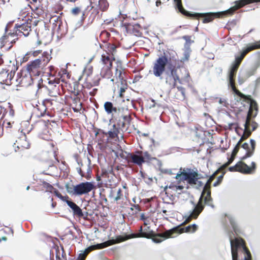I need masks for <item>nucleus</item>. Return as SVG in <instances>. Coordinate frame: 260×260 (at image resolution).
Returning a JSON list of instances; mask_svg holds the SVG:
<instances>
[{
  "label": "nucleus",
  "instance_id": "e433bc0d",
  "mask_svg": "<svg viewBox=\"0 0 260 260\" xmlns=\"http://www.w3.org/2000/svg\"><path fill=\"white\" fill-rule=\"evenodd\" d=\"M119 97L118 99H117V100H116L117 103H118L119 104L124 103L125 100L122 99V92H119Z\"/></svg>",
  "mask_w": 260,
  "mask_h": 260
},
{
  "label": "nucleus",
  "instance_id": "0e129e2a",
  "mask_svg": "<svg viewBox=\"0 0 260 260\" xmlns=\"http://www.w3.org/2000/svg\"><path fill=\"white\" fill-rule=\"evenodd\" d=\"M89 165H90V161L89 162L88 166V168H87V170H86L87 171V173L88 174L90 173L91 172V169H90V168L89 166Z\"/></svg>",
  "mask_w": 260,
  "mask_h": 260
},
{
  "label": "nucleus",
  "instance_id": "4be33fe9",
  "mask_svg": "<svg viewBox=\"0 0 260 260\" xmlns=\"http://www.w3.org/2000/svg\"><path fill=\"white\" fill-rule=\"evenodd\" d=\"M104 109L108 114L113 113L115 106H113V104L110 102H106L104 104Z\"/></svg>",
  "mask_w": 260,
  "mask_h": 260
},
{
  "label": "nucleus",
  "instance_id": "58836bf2",
  "mask_svg": "<svg viewBox=\"0 0 260 260\" xmlns=\"http://www.w3.org/2000/svg\"><path fill=\"white\" fill-rule=\"evenodd\" d=\"M239 66V65L238 63L233 62L230 70L234 72H236Z\"/></svg>",
  "mask_w": 260,
  "mask_h": 260
},
{
  "label": "nucleus",
  "instance_id": "412c9836",
  "mask_svg": "<svg viewBox=\"0 0 260 260\" xmlns=\"http://www.w3.org/2000/svg\"><path fill=\"white\" fill-rule=\"evenodd\" d=\"M250 115L251 112L248 111L246 119V122L244 124V133H247V136H249L251 133V131L248 129V126L250 124Z\"/></svg>",
  "mask_w": 260,
  "mask_h": 260
},
{
  "label": "nucleus",
  "instance_id": "a878e982",
  "mask_svg": "<svg viewBox=\"0 0 260 260\" xmlns=\"http://www.w3.org/2000/svg\"><path fill=\"white\" fill-rule=\"evenodd\" d=\"M98 6L100 10L104 11L108 7V3L107 0H98Z\"/></svg>",
  "mask_w": 260,
  "mask_h": 260
},
{
  "label": "nucleus",
  "instance_id": "6ab92c4d",
  "mask_svg": "<svg viewBox=\"0 0 260 260\" xmlns=\"http://www.w3.org/2000/svg\"><path fill=\"white\" fill-rule=\"evenodd\" d=\"M177 230H178V227H176V228H174L171 230L166 231V232H165L163 233L159 234L158 236L162 238V239L157 241V242H160L165 239H168L169 238H171L172 234L173 233H174L175 232H176Z\"/></svg>",
  "mask_w": 260,
  "mask_h": 260
},
{
  "label": "nucleus",
  "instance_id": "9b49d317",
  "mask_svg": "<svg viewBox=\"0 0 260 260\" xmlns=\"http://www.w3.org/2000/svg\"><path fill=\"white\" fill-rule=\"evenodd\" d=\"M136 237H144V238H148L149 235L143 232L142 228L141 227L140 229V233L138 234H131L130 235H125V236H119L117 237L116 239L114 240V242L115 243L121 242L124 241L126 240H128L130 238H134Z\"/></svg>",
  "mask_w": 260,
  "mask_h": 260
},
{
  "label": "nucleus",
  "instance_id": "4c0bfd02",
  "mask_svg": "<svg viewBox=\"0 0 260 260\" xmlns=\"http://www.w3.org/2000/svg\"><path fill=\"white\" fill-rule=\"evenodd\" d=\"M189 57V54L188 52H185L184 54V56L181 59V61L184 62L186 60H188Z\"/></svg>",
  "mask_w": 260,
  "mask_h": 260
},
{
  "label": "nucleus",
  "instance_id": "473e14b6",
  "mask_svg": "<svg viewBox=\"0 0 260 260\" xmlns=\"http://www.w3.org/2000/svg\"><path fill=\"white\" fill-rule=\"evenodd\" d=\"M252 106L254 107V111H251V114L250 115V117H255L256 116L258 112V106L256 102V101H253L252 104Z\"/></svg>",
  "mask_w": 260,
  "mask_h": 260
},
{
  "label": "nucleus",
  "instance_id": "338daca9",
  "mask_svg": "<svg viewBox=\"0 0 260 260\" xmlns=\"http://www.w3.org/2000/svg\"><path fill=\"white\" fill-rule=\"evenodd\" d=\"M255 82H256V84H259V83H260V77L258 78L256 80Z\"/></svg>",
  "mask_w": 260,
  "mask_h": 260
},
{
  "label": "nucleus",
  "instance_id": "aec40b11",
  "mask_svg": "<svg viewBox=\"0 0 260 260\" xmlns=\"http://www.w3.org/2000/svg\"><path fill=\"white\" fill-rule=\"evenodd\" d=\"M51 58L52 57L51 56L50 53L48 52H44L43 53L42 56L39 57L38 59L40 60V62L41 63L42 67H45L49 62Z\"/></svg>",
  "mask_w": 260,
  "mask_h": 260
},
{
  "label": "nucleus",
  "instance_id": "0eeeda50",
  "mask_svg": "<svg viewBox=\"0 0 260 260\" xmlns=\"http://www.w3.org/2000/svg\"><path fill=\"white\" fill-rule=\"evenodd\" d=\"M94 188V185L91 182H81L75 185L76 196H81L87 194Z\"/></svg>",
  "mask_w": 260,
  "mask_h": 260
},
{
  "label": "nucleus",
  "instance_id": "4468645a",
  "mask_svg": "<svg viewBox=\"0 0 260 260\" xmlns=\"http://www.w3.org/2000/svg\"><path fill=\"white\" fill-rule=\"evenodd\" d=\"M236 72H234L232 71H230L229 75V86H230L234 92V93L240 98H244V94L241 93L240 91L236 89L235 86L234 77Z\"/></svg>",
  "mask_w": 260,
  "mask_h": 260
},
{
  "label": "nucleus",
  "instance_id": "13d9d810",
  "mask_svg": "<svg viewBox=\"0 0 260 260\" xmlns=\"http://www.w3.org/2000/svg\"><path fill=\"white\" fill-rule=\"evenodd\" d=\"M56 196L61 200L63 198V196H62L61 194L58 192H56Z\"/></svg>",
  "mask_w": 260,
  "mask_h": 260
},
{
  "label": "nucleus",
  "instance_id": "bb28decb",
  "mask_svg": "<svg viewBox=\"0 0 260 260\" xmlns=\"http://www.w3.org/2000/svg\"><path fill=\"white\" fill-rule=\"evenodd\" d=\"M256 70H257V66H253L251 68H250V69H249L248 70H247L245 72V74H244L245 75V77L248 78L250 77V76L254 75L256 73Z\"/></svg>",
  "mask_w": 260,
  "mask_h": 260
},
{
  "label": "nucleus",
  "instance_id": "6e6552de",
  "mask_svg": "<svg viewBox=\"0 0 260 260\" xmlns=\"http://www.w3.org/2000/svg\"><path fill=\"white\" fill-rule=\"evenodd\" d=\"M115 244V242H114V240H109L106 242H105L103 243L97 244L96 245H92L91 246L88 247L86 249H85L82 252L79 254V256H81L82 257L85 258L86 255L91 250L94 249H102L110 245Z\"/></svg>",
  "mask_w": 260,
  "mask_h": 260
},
{
  "label": "nucleus",
  "instance_id": "6e6d98bb",
  "mask_svg": "<svg viewBox=\"0 0 260 260\" xmlns=\"http://www.w3.org/2000/svg\"><path fill=\"white\" fill-rule=\"evenodd\" d=\"M63 197V198L61 200V201L66 202V203L67 201H72L71 200H69V197L68 196H65Z\"/></svg>",
  "mask_w": 260,
  "mask_h": 260
},
{
  "label": "nucleus",
  "instance_id": "2f4dec72",
  "mask_svg": "<svg viewBox=\"0 0 260 260\" xmlns=\"http://www.w3.org/2000/svg\"><path fill=\"white\" fill-rule=\"evenodd\" d=\"M257 48V47L256 46H249L248 47H247L245 49H244L241 53V55H240V56L242 57V58H244V57L245 56V55L248 52H249L250 51L255 49Z\"/></svg>",
  "mask_w": 260,
  "mask_h": 260
},
{
  "label": "nucleus",
  "instance_id": "20e7f679",
  "mask_svg": "<svg viewBox=\"0 0 260 260\" xmlns=\"http://www.w3.org/2000/svg\"><path fill=\"white\" fill-rule=\"evenodd\" d=\"M230 242L233 260H251L250 252L245 247L242 239L235 238L233 240L230 236Z\"/></svg>",
  "mask_w": 260,
  "mask_h": 260
},
{
  "label": "nucleus",
  "instance_id": "72a5a7b5",
  "mask_svg": "<svg viewBox=\"0 0 260 260\" xmlns=\"http://www.w3.org/2000/svg\"><path fill=\"white\" fill-rule=\"evenodd\" d=\"M21 147L25 149H28L30 147V144L27 141L25 135L24 136V139L22 140Z\"/></svg>",
  "mask_w": 260,
  "mask_h": 260
},
{
  "label": "nucleus",
  "instance_id": "f03ea898",
  "mask_svg": "<svg viewBox=\"0 0 260 260\" xmlns=\"http://www.w3.org/2000/svg\"><path fill=\"white\" fill-rule=\"evenodd\" d=\"M260 0H239L235 2V5L231 7L225 11L220 12H209L207 13H194L191 14L184 10L182 6L181 0H174L176 7L179 12L185 15L190 17H203V22L204 23L211 22L215 17H220L222 16L231 15L238 8H241L245 5L251 4L254 2H259Z\"/></svg>",
  "mask_w": 260,
  "mask_h": 260
},
{
  "label": "nucleus",
  "instance_id": "2eb2a0df",
  "mask_svg": "<svg viewBox=\"0 0 260 260\" xmlns=\"http://www.w3.org/2000/svg\"><path fill=\"white\" fill-rule=\"evenodd\" d=\"M67 204L72 209L73 214L78 217H83L84 214L82 209L73 201H67Z\"/></svg>",
  "mask_w": 260,
  "mask_h": 260
},
{
  "label": "nucleus",
  "instance_id": "393cba45",
  "mask_svg": "<svg viewBox=\"0 0 260 260\" xmlns=\"http://www.w3.org/2000/svg\"><path fill=\"white\" fill-rule=\"evenodd\" d=\"M228 219L230 222V223L232 225L235 232L236 233V234H237L239 232V230L238 228V226L236 224L235 218L231 215L228 216Z\"/></svg>",
  "mask_w": 260,
  "mask_h": 260
},
{
  "label": "nucleus",
  "instance_id": "9d476101",
  "mask_svg": "<svg viewBox=\"0 0 260 260\" xmlns=\"http://www.w3.org/2000/svg\"><path fill=\"white\" fill-rule=\"evenodd\" d=\"M229 170L231 172L238 171L246 174L251 173V169L245 163L239 161L234 166L230 167Z\"/></svg>",
  "mask_w": 260,
  "mask_h": 260
},
{
  "label": "nucleus",
  "instance_id": "cd10ccee",
  "mask_svg": "<svg viewBox=\"0 0 260 260\" xmlns=\"http://www.w3.org/2000/svg\"><path fill=\"white\" fill-rule=\"evenodd\" d=\"M118 129L115 128L114 129H111L107 133L104 132V134H105L106 135H108L109 137L111 138H114L117 137L118 135Z\"/></svg>",
  "mask_w": 260,
  "mask_h": 260
},
{
  "label": "nucleus",
  "instance_id": "bf43d9fd",
  "mask_svg": "<svg viewBox=\"0 0 260 260\" xmlns=\"http://www.w3.org/2000/svg\"><path fill=\"white\" fill-rule=\"evenodd\" d=\"M248 137V136H247V133H244V135L241 137V138L240 139H242V140L243 141V140L244 139H246Z\"/></svg>",
  "mask_w": 260,
  "mask_h": 260
},
{
  "label": "nucleus",
  "instance_id": "e2e57ef3",
  "mask_svg": "<svg viewBox=\"0 0 260 260\" xmlns=\"http://www.w3.org/2000/svg\"><path fill=\"white\" fill-rule=\"evenodd\" d=\"M185 71L186 73V76L185 77V80H187V79L189 77V73L186 70H185Z\"/></svg>",
  "mask_w": 260,
  "mask_h": 260
},
{
  "label": "nucleus",
  "instance_id": "49530a36",
  "mask_svg": "<svg viewBox=\"0 0 260 260\" xmlns=\"http://www.w3.org/2000/svg\"><path fill=\"white\" fill-rule=\"evenodd\" d=\"M251 125H252V131H253L256 129V128L257 127L258 124L255 121H252V123H251Z\"/></svg>",
  "mask_w": 260,
  "mask_h": 260
},
{
  "label": "nucleus",
  "instance_id": "c03bdc74",
  "mask_svg": "<svg viewBox=\"0 0 260 260\" xmlns=\"http://www.w3.org/2000/svg\"><path fill=\"white\" fill-rule=\"evenodd\" d=\"M182 38L185 40V41L186 42V43H188L189 44H190L191 42V37L190 36H184L182 37Z\"/></svg>",
  "mask_w": 260,
  "mask_h": 260
},
{
  "label": "nucleus",
  "instance_id": "a19ab883",
  "mask_svg": "<svg viewBox=\"0 0 260 260\" xmlns=\"http://www.w3.org/2000/svg\"><path fill=\"white\" fill-rule=\"evenodd\" d=\"M239 147H240V145H238L237 144H236L234 149L233 150L231 155H232L233 156H235V155L237 154V152H238Z\"/></svg>",
  "mask_w": 260,
  "mask_h": 260
},
{
  "label": "nucleus",
  "instance_id": "f704fd0d",
  "mask_svg": "<svg viewBox=\"0 0 260 260\" xmlns=\"http://www.w3.org/2000/svg\"><path fill=\"white\" fill-rule=\"evenodd\" d=\"M142 156L144 158V160L145 159L147 160H151L153 159H155V158H152L151 157L150 155L147 151L142 152Z\"/></svg>",
  "mask_w": 260,
  "mask_h": 260
},
{
  "label": "nucleus",
  "instance_id": "de8ad7c7",
  "mask_svg": "<svg viewBox=\"0 0 260 260\" xmlns=\"http://www.w3.org/2000/svg\"><path fill=\"white\" fill-rule=\"evenodd\" d=\"M190 226H191V228H192V233L194 232L197 230V229L198 228V225L196 224H195V223H193V224L190 225Z\"/></svg>",
  "mask_w": 260,
  "mask_h": 260
},
{
  "label": "nucleus",
  "instance_id": "603ef678",
  "mask_svg": "<svg viewBox=\"0 0 260 260\" xmlns=\"http://www.w3.org/2000/svg\"><path fill=\"white\" fill-rule=\"evenodd\" d=\"M76 170L77 171V172L80 175L81 177L84 176V174H83L82 170L80 167H77L76 168Z\"/></svg>",
  "mask_w": 260,
  "mask_h": 260
},
{
  "label": "nucleus",
  "instance_id": "f8f14e48",
  "mask_svg": "<svg viewBox=\"0 0 260 260\" xmlns=\"http://www.w3.org/2000/svg\"><path fill=\"white\" fill-rule=\"evenodd\" d=\"M131 119V116L127 113L122 117L117 119V125L122 130H126L130 125Z\"/></svg>",
  "mask_w": 260,
  "mask_h": 260
},
{
  "label": "nucleus",
  "instance_id": "f3484780",
  "mask_svg": "<svg viewBox=\"0 0 260 260\" xmlns=\"http://www.w3.org/2000/svg\"><path fill=\"white\" fill-rule=\"evenodd\" d=\"M15 28L17 29L16 33L17 35H18L19 33H22L25 37L29 35V31L31 30L30 26L25 23L21 25L16 24Z\"/></svg>",
  "mask_w": 260,
  "mask_h": 260
},
{
  "label": "nucleus",
  "instance_id": "3c124183",
  "mask_svg": "<svg viewBox=\"0 0 260 260\" xmlns=\"http://www.w3.org/2000/svg\"><path fill=\"white\" fill-rule=\"evenodd\" d=\"M235 156L231 155V157L229 159L228 162H226V165H230L234 160Z\"/></svg>",
  "mask_w": 260,
  "mask_h": 260
},
{
  "label": "nucleus",
  "instance_id": "774afa93",
  "mask_svg": "<svg viewBox=\"0 0 260 260\" xmlns=\"http://www.w3.org/2000/svg\"><path fill=\"white\" fill-rule=\"evenodd\" d=\"M85 258L81 256H78L77 260H84Z\"/></svg>",
  "mask_w": 260,
  "mask_h": 260
},
{
  "label": "nucleus",
  "instance_id": "69168bd1",
  "mask_svg": "<svg viewBox=\"0 0 260 260\" xmlns=\"http://www.w3.org/2000/svg\"><path fill=\"white\" fill-rule=\"evenodd\" d=\"M161 4V1L160 0H157L156 2V6H158Z\"/></svg>",
  "mask_w": 260,
  "mask_h": 260
},
{
  "label": "nucleus",
  "instance_id": "680f3d73",
  "mask_svg": "<svg viewBox=\"0 0 260 260\" xmlns=\"http://www.w3.org/2000/svg\"><path fill=\"white\" fill-rule=\"evenodd\" d=\"M176 190H182L184 188V187L182 185H178L176 186Z\"/></svg>",
  "mask_w": 260,
  "mask_h": 260
},
{
  "label": "nucleus",
  "instance_id": "8fccbe9b",
  "mask_svg": "<svg viewBox=\"0 0 260 260\" xmlns=\"http://www.w3.org/2000/svg\"><path fill=\"white\" fill-rule=\"evenodd\" d=\"M152 102L153 103V104L150 106V108H154V107H155L156 106L157 107H159V104H157L155 103L154 100H152Z\"/></svg>",
  "mask_w": 260,
  "mask_h": 260
},
{
  "label": "nucleus",
  "instance_id": "dca6fc26",
  "mask_svg": "<svg viewBox=\"0 0 260 260\" xmlns=\"http://www.w3.org/2000/svg\"><path fill=\"white\" fill-rule=\"evenodd\" d=\"M130 158L132 162L138 166H141L145 162L144 158L142 156V151H137L136 154H130Z\"/></svg>",
  "mask_w": 260,
  "mask_h": 260
},
{
  "label": "nucleus",
  "instance_id": "39448f33",
  "mask_svg": "<svg viewBox=\"0 0 260 260\" xmlns=\"http://www.w3.org/2000/svg\"><path fill=\"white\" fill-rule=\"evenodd\" d=\"M188 172H186L184 169L183 171H180L177 173L175 178L178 180L179 182L186 180L190 185H194L197 181V180L201 178V174L198 173L197 171H190V169H187Z\"/></svg>",
  "mask_w": 260,
  "mask_h": 260
},
{
  "label": "nucleus",
  "instance_id": "a18cd8bd",
  "mask_svg": "<svg viewBox=\"0 0 260 260\" xmlns=\"http://www.w3.org/2000/svg\"><path fill=\"white\" fill-rule=\"evenodd\" d=\"M242 59H243V58H242L240 56H236L234 62H235L236 63H238V64L239 65L240 64Z\"/></svg>",
  "mask_w": 260,
  "mask_h": 260
},
{
  "label": "nucleus",
  "instance_id": "79ce46f5",
  "mask_svg": "<svg viewBox=\"0 0 260 260\" xmlns=\"http://www.w3.org/2000/svg\"><path fill=\"white\" fill-rule=\"evenodd\" d=\"M247 78L245 77V75H244V76L243 77H241L239 76V77H238V83L240 85L242 84L245 82L246 79H247Z\"/></svg>",
  "mask_w": 260,
  "mask_h": 260
},
{
  "label": "nucleus",
  "instance_id": "4d7b16f0",
  "mask_svg": "<svg viewBox=\"0 0 260 260\" xmlns=\"http://www.w3.org/2000/svg\"><path fill=\"white\" fill-rule=\"evenodd\" d=\"M249 167L251 169V171L252 170H255V167H256L255 163L254 162L252 161L251 162V167L249 166Z\"/></svg>",
  "mask_w": 260,
  "mask_h": 260
},
{
  "label": "nucleus",
  "instance_id": "c9c22d12",
  "mask_svg": "<svg viewBox=\"0 0 260 260\" xmlns=\"http://www.w3.org/2000/svg\"><path fill=\"white\" fill-rule=\"evenodd\" d=\"M224 174V173L218 177L217 180L213 183L214 186H217L220 183L223 179Z\"/></svg>",
  "mask_w": 260,
  "mask_h": 260
},
{
  "label": "nucleus",
  "instance_id": "37998d69",
  "mask_svg": "<svg viewBox=\"0 0 260 260\" xmlns=\"http://www.w3.org/2000/svg\"><path fill=\"white\" fill-rule=\"evenodd\" d=\"M177 89L181 92L182 95L183 97L185 96V88L182 86H177Z\"/></svg>",
  "mask_w": 260,
  "mask_h": 260
},
{
  "label": "nucleus",
  "instance_id": "09e8293b",
  "mask_svg": "<svg viewBox=\"0 0 260 260\" xmlns=\"http://www.w3.org/2000/svg\"><path fill=\"white\" fill-rule=\"evenodd\" d=\"M253 101H255L253 100H252L250 101V107H249L248 111H250L251 112V111H254V106H252V104Z\"/></svg>",
  "mask_w": 260,
  "mask_h": 260
},
{
  "label": "nucleus",
  "instance_id": "052dcab7",
  "mask_svg": "<svg viewBox=\"0 0 260 260\" xmlns=\"http://www.w3.org/2000/svg\"><path fill=\"white\" fill-rule=\"evenodd\" d=\"M248 137V136H247V133H244V135L241 137V138L240 139H242V140L243 141V140L244 139H246Z\"/></svg>",
  "mask_w": 260,
  "mask_h": 260
},
{
  "label": "nucleus",
  "instance_id": "864d4df0",
  "mask_svg": "<svg viewBox=\"0 0 260 260\" xmlns=\"http://www.w3.org/2000/svg\"><path fill=\"white\" fill-rule=\"evenodd\" d=\"M192 228H191L190 225L187 226L185 228V232H191L192 233Z\"/></svg>",
  "mask_w": 260,
  "mask_h": 260
},
{
  "label": "nucleus",
  "instance_id": "b1692460",
  "mask_svg": "<svg viewBox=\"0 0 260 260\" xmlns=\"http://www.w3.org/2000/svg\"><path fill=\"white\" fill-rule=\"evenodd\" d=\"M66 190L70 194L76 196L75 185L67 183L65 185Z\"/></svg>",
  "mask_w": 260,
  "mask_h": 260
},
{
  "label": "nucleus",
  "instance_id": "c85d7f7f",
  "mask_svg": "<svg viewBox=\"0 0 260 260\" xmlns=\"http://www.w3.org/2000/svg\"><path fill=\"white\" fill-rule=\"evenodd\" d=\"M101 60L104 64L109 63V67H112V63L109 56H106L105 55H102Z\"/></svg>",
  "mask_w": 260,
  "mask_h": 260
},
{
  "label": "nucleus",
  "instance_id": "c756f323",
  "mask_svg": "<svg viewBox=\"0 0 260 260\" xmlns=\"http://www.w3.org/2000/svg\"><path fill=\"white\" fill-rule=\"evenodd\" d=\"M81 12L82 13V15H81L82 20H83L84 19V12H82L80 8L75 7V8L72 9L71 10V13L74 15H77Z\"/></svg>",
  "mask_w": 260,
  "mask_h": 260
},
{
  "label": "nucleus",
  "instance_id": "ea45409f",
  "mask_svg": "<svg viewBox=\"0 0 260 260\" xmlns=\"http://www.w3.org/2000/svg\"><path fill=\"white\" fill-rule=\"evenodd\" d=\"M239 147H240V145H238L237 144H236L234 149L233 150L231 155H232L233 156H235V155L237 154V152H238Z\"/></svg>",
  "mask_w": 260,
  "mask_h": 260
},
{
  "label": "nucleus",
  "instance_id": "7ed1b4c3",
  "mask_svg": "<svg viewBox=\"0 0 260 260\" xmlns=\"http://www.w3.org/2000/svg\"><path fill=\"white\" fill-rule=\"evenodd\" d=\"M218 170L213 174L205 184L201 196L199 199V200L197 204H194L193 202H191L193 205V209L192 210L188 211L185 214L184 217L185 218L184 222H188L192 219H197L204 208V205L203 204V199L204 196V203L208 206H211L212 208H214V205L211 204L212 199L211 197V191L210 190V183L212 180L214 179L215 175L218 173Z\"/></svg>",
  "mask_w": 260,
  "mask_h": 260
},
{
  "label": "nucleus",
  "instance_id": "1a4fd4ad",
  "mask_svg": "<svg viewBox=\"0 0 260 260\" xmlns=\"http://www.w3.org/2000/svg\"><path fill=\"white\" fill-rule=\"evenodd\" d=\"M127 113H128L127 106L117 103L112 113V116L114 118L117 120Z\"/></svg>",
  "mask_w": 260,
  "mask_h": 260
},
{
  "label": "nucleus",
  "instance_id": "5701e85b",
  "mask_svg": "<svg viewBox=\"0 0 260 260\" xmlns=\"http://www.w3.org/2000/svg\"><path fill=\"white\" fill-rule=\"evenodd\" d=\"M162 212L165 214V215H162V216L166 219H168V216H170L173 215V211L171 210V208L170 207H167L166 208H162Z\"/></svg>",
  "mask_w": 260,
  "mask_h": 260
},
{
  "label": "nucleus",
  "instance_id": "5fc2aeb1",
  "mask_svg": "<svg viewBox=\"0 0 260 260\" xmlns=\"http://www.w3.org/2000/svg\"><path fill=\"white\" fill-rule=\"evenodd\" d=\"M194 185H197L198 187H201L203 185V183L202 181L197 180V181L196 182Z\"/></svg>",
  "mask_w": 260,
  "mask_h": 260
},
{
  "label": "nucleus",
  "instance_id": "f257e3e1",
  "mask_svg": "<svg viewBox=\"0 0 260 260\" xmlns=\"http://www.w3.org/2000/svg\"><path fill=\"white\" fill-rule=\"evenodd\" d=\"M169 54H171L169 51H165L162 55L156 59L153 63L152 72L153 75L160 80L162 79V75L165 72V82L173 88L176 87L177 81L180 84H182V82L177 73V68L175 66H169L166 71L167 64L171 59Z\"/></svg>",
  "mask_w": 260,
  "mask_h": 260
},
{
  "label": "nucleus",
  "instance_id": "7c9ffc66",
  "mask_svg": "<svg viewBox=\"0 0 260 260\" xmlns=\"http://www.w3.org/2000/svg\"><path fill=\"white\" fill-rule=\"evenodd\" d=\"M115 76L116 79L121 82V84H123V77L122 75V72L120 70L116 69L115 71Z\"/></svg>",
  "mask_w": 260,
  "mask_h": 260
},
{
  "label": "nucleus",
  "instance_id": "ddd939ff",
  "mask_svg": "<svg viewBox=\"0 0 260 260\" xmlns=\"http://www.w3.org/2000/svg\"><path fill=\"white\" fill-rule=\"evenodd\" d=\"M250 143L251 145V149H249V144L246 142L244 143L241 146L243 149L247 150L246 154L242 158V159L243 160L251 156L254 153L256 145L255 141L253 139H250Z\"/></svg>",
  "mask_w": 260,
  "mask_h": 260
},
{
  "label": "nucleus",
  "instance_id": "a211bd4d",
  "mask_svg": "<svg viewBox=\"0 0 260 260\" xmlns=\"http://www.w3.org/2000/svg\"><path fill=\"white\" fill-rule=\"evenodd\" d=\"M42 67L41 63L40 62V60L38 59V58L34 60L31 61L30 63L28 64L27 67V69L28 71L31 73L34 72V71L36 69H38Z\"/></svg>",
  "mask_w": 260,
  "mask_h": 260
},
{
  "label": "nucleus",
  "instance_id": "423d86ee",
  "mask_svg": "<svg viewBox=\"0 0 260 260\" xmlns=\"http://www.w3.org/2000/svg\"><path fill=\"white\" fill-rule=\"evenodd\" d=\"M17 67L15 66L14 63H13V66L10 70V73L9 72V69L8 70H3L0 72V80L1 83L5 84H9L11 83V81L12 79L15 72L17 70Z\"/></svg>",
  "mask_w": 260,
  "mask_h": 260
}]
</instances>
